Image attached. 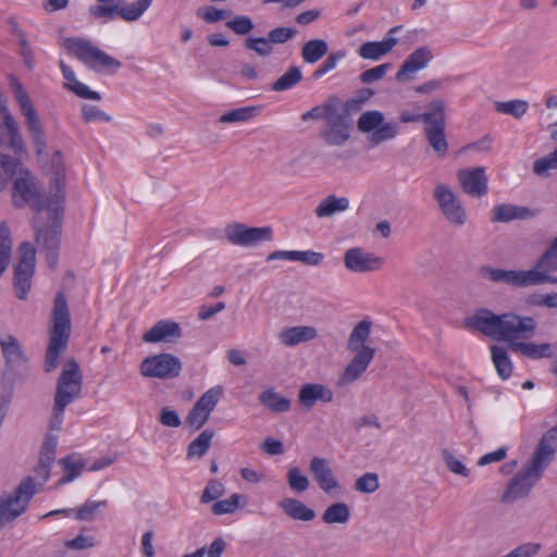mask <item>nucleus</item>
<instances>
[{
	"label": "nucleus",
	"mask_w": 557,
	"mask_h": 557,
	"mask_svg": "<svg viewBox=\"0 0 557 557\" xmlns=\"http://www.w3.org/2000/svg\"><path fill=\"white\" fill-rule=\"evenodd\" d=\"M465 326L494 341H505L509 344L511 338L534 335L537 322L534 318L520 315L513 312L495 313L487 308H478L465 319Z\"/></svg>",
	"instance_id": "1"
},
{
	"label": "nucleus",
	"mask_w": 557,
	"mask_h": 557,
	"mask_svg": "<svg viewBox=\"0 0 557 557\" xmlns=\"http://www.w3.org/2000/svg\"><path fill=\"white\" fill-rule=\"evenodd\" d=\"M64 194L61 190L60 180H57V191L48 197V223L34 224L35 243L40 253L45 255L48 267L55 271L59 261L62 234Z\"/></svg>",
	"instance_id": "2"
},
{
	"label": "nucleus",
	"mask_w": 557,
	"mask_h": 557,
	"mask_svg": "<svg viewBox=\"0 0 557 557\" xmlns=\"http://www.w3.org/2000/svg\"><path fill=\"white\" fill-rule=\"evenodd\" d=\"M82 388V370L74 359H69L64 362L57 380L52 414L49 422L50 430H61L65 409L72 401L81 397Z\"/></svg>",
	"instance_id": "3"
},
{
	"label": "nucleus",
	"mask_w": 557,
	"mask_h": 557,
	"mask_svg": "<svg viewBox=\"0 0 557 557\" xmlns=\"http://www.w3.org/2000/svg\"><path fill=\"white\" fill-rule=\"evenodd\" d=\"M52 326L45 358V371L52 372L59 366V358L67 347L71 334V318L66 297L59 292L54 298L51 313Z\"/></svg>",
	"instance_id": "4"
},
{
	"label": "nucleus",
	"mask_w": 557,
	"mask_h": 557,
	"mask_svg": "<svg viewBox=\"0 0 557 557\" xmlns=\"http://www.w3.org/2000/svg\"><path fill=\"white\" fill-rule=\"evenodd\" d=\"M555 271L556 270L539 268V262H536L530 270H505L491 265H482L479 268L478 273L482 280L521 288L544 283H557V277L549 275L550 272Z\"/></svg>",
	"instance_id": "5"
},
{
	"label": "nucleus",
	"mask_w": 557,
	"mask_h": 557,
	"mask_svg": "<svg viewBox=\"0 0 557 557\" xmlns=\"http://www.w3.org/2000/svg\"><path fill=\"white\" fill-rule=\"evenodd\" d=\"M10 86L14 94L18 109L25 119V126L34 144L36 153L40 156L45 152L47 141L39 116L22 83L16 77L11 76Z\"/></svg>",
	"instance_id": "6"
},
{
	"label": "nucleus",
	"mask_w": 557,
	"mask_h": 557,
	"mask_svg": "<svg viewBox=\"0 0 557 557\" xmlns=\"http://www.w3.org/2000/svg\"><path fill=\"white\" fill-rule=\"evenodd\" d=\"M547 468L530 459L520 468V470L508 481L507 486L500 496L503 504H512L519 499L527 498L535 484L541 480Z\"/></svg>",
	"instance_id": "7"
},
{
	"label": "nucleus",
	"mask_w": 557,
	"mask_h": 557,
	"mask_svg": "<svg viewBox=\"0 0 557 557\" xmlns=\"http://www.w3.org/2000/svg\"><path fill=\"white\" fill-rule=\"evenodd\" d=\"M63 47L72 54H74L81 62L88 69L94 71H101L103 69L116 72L122 63L113 57L107 54L100 48L94 46L89 40L84 38H65Z\"/></svg>",
	"instance_id": "8"
},
{
	"label": "nucleus",
	"mask_w": 557,
	"mask_h": 557,
	"mask_svg": "<svg viewBox=\"0 0 557 557\" xmlns=\"http://www.w3.org/2000/svg\"><path fill=\"white\" fill-rule=\"evenodd\" d=\"M445 127V103L442 99H434L429 103L424 134L429 145L438 157L446 156L448 151Z\"/></svg>",
	"instance_id": "9"
},
{
	"label": "nucleus",
	"mask_w": 557,
	"mask_h": 557,
	"mask_svg": "<svg viewBox=\"0 0 557 557\" xmlns=\"http://www.w3.org/2000/svg\"><path fill=\"white\" fill-rule=\"evenodd\" d=\"M37 492L36 483L32 476L25 478L10 494L0 498V518L3 522H12L28 507V504Z\"/></svg>",
	"instance_id": "10"
},
{
	"label": "nucleus",
	"mask_w": 557,
	"mask_h": 557,
	"mask_svg": "<svg viewBox=\"0 0 557 557\" xmlns=\"http://www.w3.org/2000/svg\"><path fill=\"white\" fill-rule=\"evenodd\" d=\"M20 259L14 268L13 287L15 296L25 300L32 288V278L36 267V248L29 242H23L18 247Z\"/></svg>",
	"instance_id": "11"
},
{
	"label": "nucleus",
	"mask_w": 557,
	"mask_h": 557,
	"mask_svg": "<svg viewBox=\"0 0 557 557\" xmlns=\"http://www.w3.org/2000/svg\"><path fill=\"white\" fill-rule=\"evenodd\" d=\"M12 200L15 208L28 205L38 212L47 210L48 206V199L42 198L37 180L28 170H20V176L13 184Z\"/></svg>",
	"instance_id": "12"
},
{
	"label": "nucleus",
	"mask_w": 557,
	"mask_h": 557,
	"mask_svg": "<svg viewBox=\"0 0 557 557\" xmlns=\"http://www.w3.org/2000/svg\"><path fill=\"white\" fill-rule=\"evenodd\" d=\"M182 362L172 354L162 352L146 357L140 366L139 372L145 377L171 380L180 375Z\"/></svg>",
	"instance_id": "13"
},
{
	"label": "nucleus",
	"mask_w": 557,
	"mask_h": 557,
	"mask_svg": "<svg viewBox=\"0 0 557 557\" xmlns=\"http://www.w3.org/2000/svg\"><path fill=\"white\" fill-rule=\"evenodd\" d=\"M350 113L341 103L326 119L320 136L329 146H343L350 138Z\"/></svg>",
	"instance_id": "14"
},
{
	"label": "nucleus",
	"mask_w": 557,
	"mask_h": 557,
	"mask_svg": "<svg viewBox=\"0 0 557 557\" xmlns=\"http://www.w3.org/2000/svg\"><path fill=\"white\" fill-rule=\"evenodd\" d=\"M225 238L231 245L240 247H252L263 242H269L273 237V231L270 226L256 227L247 226L244 223L227 224L224 230Z\"/></svg>",
	"instance_id": "15"
},
{
	"label": "nucleus",
	"mask_w": 557,
	"mask_h": 557,
	"mask_svg": "<svg viewBox=\"0 0 557 557\" xmlns=\"http://www.w3.org/2000/svg\"><path fill=\"white\" fill-rule=\"evenodd\" d=\"M433 196L442 214L450 224L462 226L466 223V210L448 186L437 184L434 188Z\"/></svg>",
	"instance_id": "16"
},
{
	"label": "nucleus",
	"mask_w": 557,
	"mask_h": 557,
	"mask_svg": "<svg viewBox=\"0 0 557 557\" xmlns=\"http://www.w3.org/2000/svg\"><path fill=\"white\" fill-rule=\"evenodd\" d=\"M151 2L152 0H137V2L125 7H122L120 2L111 5H91L89 13L96 18L106 17L112 20L119 16L124 21L134 22L143 15L151 5Z\"/></svg>",
	"instance_id": "17"
},
{
	"label": "nucleus",
	"mask_w": 557,
	"mask_h": 557,
	"mask_svg": "<svg viewBox=\"0 0 557 557\" xmlns=\"http://www.w3.org/2000/svg\"><path fill=\"white\" fill-rule=\"evenodd\" d=\"M344 265L354 273H368L380 270L384 259L372 252H367L361 247L349 248L344 255Z\"/></svg>",
	"instance_id": "18"
},
{
	"label": "nucleus",
	"mask_w": 557,
	"mask_h": 557,
	"mask_svg": "<svg viewBox=\"0 0 557 557\" xmlns=\"http://www.w3.org/2000/svg\"><path fill=\"white\" fill-rule=\"evenodd\" d=\"M457 177L462 190L471 197H483L487 194V176L484 168L461 169Z\"/></svg>",
	"instance_id": "19"
},
{
	"label": "nucleus",
	"mask_w": 557,
	"mask_h": 557,
	"mask_svg": "<svg viewBox=\"0 0 557 557\" xmlns=\"http://www.w3.org/2000/svg\"><path fill=\"white\" fill-rule=\"evenodd\" d=\"M309 470L318 486L326 494L337 493L341 485L333 474L329 461L322 457H313L309 463Z\"/></svg>",
	"instance_id": "20"
},
{
	"label": "nucleus",
	"mask_w": 557,
	"mask_h": 557,
	"mask_svg": "<svg viewBox=\"0 0 557 557\" xmlns=\"http://www.w3.org/2000/svg\"><path fill=\"white\" fill-rule=\"evenodd\" d=\"M401 26L392 27L381 41H367L358 49V54L364 60H380L397 45L398 39L394 34L399 32Z\"/></svg>",
	"instance_id": "21"
},
{
	"label": "nucleus",
	"mask_w": 557,
	"mask_h": 557,
	"mask_svg": "<svg viewBox=\"0 0 557 557\" xmlns=\"http://www.w3.org/2000/svg\"><path fill=\"white\" fill-rule=\"evenodd\" d=\"M355 352V356L346 366L339 377V385L350 384L358 380L366 372L370 362L373 360L375 349L372 347H364L361 351Z\"/></svg>",
	"instance_id": "22"
},
{
	"label": "nucleus",
	"mask_w": 557,
	"mask_h": 557,
	"mask_svg": "<svg viewBox=\"0 0 557 557\" xmlns=\"http://www.w3.org/2000/svg\"><path fill=\"white\" fill-rule=\"evenodd\" d=\"M433 59V53L429 47H420L412 51L400 65L396 73V81L405 82L411 78L412 74L424 69Z\"/></svg>",
	"instance_id": "23"
},
{
	"label": "nucleus",
	"mask_w": 557,
	"mask_h": 557,
	"mask_svg": "<svg viewBox=\"0 0 557 557\" xmlns=\"http://www.w3.org/2000/svg\"><path fill=\"white\" fill-rule=\"evenodd\" d=\"M532 337L533 335H530L528 337L511 338V341L508 344L509 350L516 354H521L522 356L534 360L542 358H552L554 356L552 344H535L527 342Z\"/></svg>",
	"instance_id": "24"
},
{
	"label": "nucleus",
	"mask_w": 557,
	"mask_h": 557,
	"mask_svg": "<svg viewBox=\"0 0 557 557\" xmlns=\"http://www.w3.org/2000/svg\"><path fill=\"white\" fill-rule=\"evenodd\" d=\"M539 211L524 206L512 203L496 205L491 211L493 223H509L516 220H530L536 216Z\"/></svg>",
	"instance_id": "25"
},
{
	"label": "nucleus",
	"mask_w": 557,
	"mask_h": 557,
	"mask_svg": "<svg viewBox=\"0 0 557 557\" xmlns=\"http://www.w3.org/2000/svg\"><path fill=\"white\" fill-rule=\"evenodd\" d=\"M0 113H2L3 116V126L7 129L8 134V140L4 139V145L11 150L14 151V153H22L25 151V145L24 140L21 134L20 126L17 122L15 121L14 116L10 112L5 100L0 99Z\"/></svg>",
	"instance_id": "26"
},
{
	"label": "nucleus",
	"mask_w": 557,
	"mask_h": 557,
	"mask_svg": "<svg viewBox=\"0 0 557 557\" xmlns=\"http://www.w3.org/2000/svg\"><path fill=\"white\" fill-rule=\"evenodd\" d=\"M557 451V424L549 429L540 438L531 457L548 468Z\"/></svg>",
	"instance_id": "27"
},
{
	"label": "nucleus",
	"mask_w": 557,
	"mask_h": 557,
	"mask_svg": "<svg viewBox=\"0 0 557 557\" xmlns=\"http://www.w3.org/2000/svg\"><path fill=\"white\" fill-rule=\"evenodd\" d=\"M333 397V392L319 383H306L298 392V401L306 409H311L317 401L331 403Z\"/></svg>",
	"instance_id": "28"
},
{
	"label": "nucleus",
	"mask_w": 557,
	"mask_h": 557,
	"mask_svg": "<svg viewBox=\"0 0 557 557\" xmlns=\"http://www.w3.org/2000/svg\"><path fill=\"white\" fill-rule=\"evenodd\" d=\"M182 336L180 324L171 320L158 321L143 335L145 343L172 342Z\"/></svg>",
	"instance_id": "29"
},
{
	"label": "nucleus",
	"mask_w": 557,
	"mask_h": 557,
	"mask_svg": "<svg viewBox=\"0 0 557 557\" xmlns=\"http://www.w3.org/2000/svg\"><path fill=\"white\" fill-rule=\"evenodd\" d=\"M278 341L286 347H295L302 343H308L318 337V331L311 325H297L283 329L278 335Z\"/></svg>",
	"instance_id": "30"
},
{
	"label": "nucleus",
	"mask_w": 557,
	"mask_h": 557,
	"mask_svg": "<svg viewBox=\"0 0 557 557\" xmlns=\"http://www.w3.org/2000/svg\"><path fill=\"white\" fill-rule=\"evenodd\" d=\"M278 507L293 520L308 522L315 518V511L296 498H284L278 503Z\"/></svg>",
	"instance_id": "31"
},
{
	"label": "nucleus",
	"mask_w": 557,
	"mask_h": 557,
	"mask_svg": "<svg viewBox=\"0 0 557 557\" xmlns=\"http://www.w3.org/2000/svg\"><path fill=\"white\" fill-rule=\"evenodd\" d=\"M372 322L368 319L359 321L352 329L348 341L347 349L349 351H361L364 347H370L366 342L370 337Z\"/></svg>",
	"instance_id": "32"
},
{
	"label": "nucleus",
	"mask_w": 557,
	"mask_h": 557,
	"mask_svg": "<svg viewBox=\"0 0 557 557\" xmlns=\"http://www.w3.org/2000/svg\"><path fill=\"white\" fill-rule=\"evenodd\" d=\"M348 207V198H338L335 195H330L319 203V206L314 210V213L318 218H329L335 213H339L347 210Z\"/></svg>",
	"instance_id": "33"
},
{
	"label": "nucleus",
	"mask_w": 557,
	"mask_h": 557,
	"mask_svg": "<svg viewBox=\"0 0 557 557\" xmlns=\"http://www.w3.org/2000/svg\"><path fill=\"white\" fill-rule=\"evenodd\" d=\"M64 475L58 481L59 485L70 483L78 478L85 468V462L76 455H69L59 460Z\"/></svg>",
	"instance_id": "34"
},
{
	"label": "nucleus",
	"mask_w": 557,
	"mask_h": 557,
	"mask_svg": "<svg viewBox=\"0 0 557 557\" xmlns=\"http://www.w3.org/2000/svg\"><path fill=\"white\" fill-rule=\"evenodd\" d=\"M259 401L273 412H286L290 409V400L270 387L259 395Z\"/></svg>",
	"instance_id": "35"
},
{
	"label": "nucleus",
	"mask_w": 557,
	"mask_h": 557,
	"mask_svg": "<svg viewBox=\"0 0 557 557\" xmlns=\"http://www.w3.org/2000/svg\"><path fill=\"white\" fill-rule=\"evenodd\" d=\"M321 519L326 524H345L350 519V508L345 503H333L323 511Z\"/></svg>",
	"instance_id": "36"
},
{
	"label": "nucleus",
	"mask_w": 557,
	"mask_h": 557,
	"mask_svg": "<svg viewBox=\"0 0 557 557\" xmlns=\"http://www.w3.org/2000/svg\"><path fill=\"white\" fill-rule=\"evenodd\" d=\"M11 33L17 38L18 54L21 55L24 65L28 70H33L35 66V59L30 44L26 37V34L18 25L12 22Z\"/></svg>",
	"instance_id": "37"
},
{
	"label": "nucleus",
	"mask_w": 557,
	"mask_h": 557,
	"mask_svg": "<svg viewBox=\"0 0 557 557\" xmlns=\"http://www.w3.org/2000/svg\"><path fill=\"white\" fill-rule=\"evenodd\" d=\"M329 50L324 39H311L301 47V58L306 63L313 64L321 60Z\"/></svg>",
	"instance_id": "38"
},
{
	"label": "nucleus",
	"mask_w": 557,
	"mask_h": 557,
	"mask_svg": "<svg viewBox=\"0 0 557 557\" xmlns=\"http://www.w3.org/2000/svg\"><path fill=\"white\" fill-rule=\"evenodd\" d=\"M261 112V107L259 106H247L240 107L228 112H225L219 117V123H238V122H248L259 115Z\"/></svg>",
	"instance_id": "39"
},
{
	"label": "nucleus",
	"mask_w": 557,
	"mask_h": 557,
	"mask_svg": "<svg viewBox=\"0 0 557 557\" xmlns=\"http://www.w3.org/2000/svg\"><path fill=\"white\" fill-rule=\"evenodd\" d=\"M214 431L211 429L203 430L187 447L188 458H201L210 448L211 441L214 436Z\"/></svg>",
	"instance_id": "40"
},
{
	"label": "nucleus",
	"mask_w": 557,
	"mask_h": 557,
	"mask_svg": "<svg viewBox=\"0 0 557 557\" xmlns=\"http://www.w3.org/2000/svg\"><path fill=\"white\" fill-rule=\"evenodd\" d=\"M341 104V99L336 96H330L322 104L315 106L301 115V120L307 122L309 120H322L329 117L333 110Z\"/></svg>",
	"instance_id": "41"
},
{
	"label": "nucleus",
	"mask_w": 557,
	"mask_h": 557,
	"mask_svg": "<svg viewBox=\"0 0 557 557\" xmlns=\"http://www.w3.org/2000/svg\"><path fill=\"white\" fill-rule=\"evenodd\" d=\"M491 352L492 360L498 375L503 380L508 379L512 372V363L510 361L508 351L504 347L494 345L491 347Z\"/></svg>",
	"instance_id": "42"
},
{
	"label": "nucleus",
	"mask_w": 557,
	"mask_h": 557,
	"mask_svg": "<svg viewBox=\"0 0 557 557\" xmlns=\"http://www.w3.org/2000/svg\"><path fill=\"white\" fill-rule=\"evenodd\" d=\"M302 81V73L298 66H290L281 77L271 84L273 91H286L294 88Z\"/></svg>",
	"instance_id": "43"
},
{
	"label": "nucleus",
	"mask_w": 557,
	"mask_h": 557,
	"mask_svg": "<svg viewBox=\"0 0 557 557\" xmlns=\"http://www.w3.org/2000/svg\"><path fill=\"white\" fill-rule=\"evenodd\" d=\"M12 250L11 231L7 221L0 223V276L5 271Z\"/></svg>",
	"instance_id": "44"
},
{
	"label": "nucleus",
	"mask_w": 557,
	"mask_h": 557,
	"mask_svg": "<svg viewBox=\"0 0 557 557\" xmlns=\"http://www.w3.org/2000/svg\"><path fill=\"white\" fill-rule=\"evenodd\" d=\"M400 127L398 123L389 121L382 122L375 132L369 136L372 146H377L384 141L394 139L399 134Z\"/></svg>",
	"instance_id": "45"
},
{
	"label": "nucleus",
	"mask_w": 557,
	"mask_h": 557,
	"mask_svg": "<svg viewBox=\"0 0 557 557\" xmlns=\"http://www.w3.org/2000/svg\"><path fill=\"white\" fill-rule=\"evenodd\" d=\"M384 121V114L377 110H371L362 113L358 121L357 127L361 133H373Z\"/></svg>",
	"instance_id": "46"
},
{
	"label": "nucleus",
	"mask_w": 557,
	"mask_h": 557,
	"mask_svg": "<svg viewBox=\"0 0 557 557\" xmlns=\"http://www.w3.org/2000/svg\"><path fill=\"white\" fill-rule=\"evenodd\" d=\"M242 499L245 500L246 497L240 494H232L226 499L215 502L211 507V511L216 516L233 513L245 505V503L240 504Z\"/></svg>",
	"instance_id": "47"
},
{
	"label": "nucleus",
	"mask_w": 557,
	"mask_h": 557,
	"mask_svg": "<svg viewBox=\"0 0 557 557\" xmlns=\"http://www.w3.org/2000/svg\"><path fill=\"white\" fill-rule=\"evenodd\" d=\"M529 103L525 100L515 99L505 102H496V111L498 113L508 114L516 119L521 117L528 111Z\"/></svg>",
	"instance_id": "48"
},
{
	"label": "nucleus",
	"mask_w": 557,
	"mask_h": 557,
	"mask_svg": "<svg viewBox=\"0 0 557 557\" xmlns=\"http://www.w3.org/2000/svg\"><path fill=\"white\" fill-rule=\"evenodd\" d=\"M286 479L289 488L296 493H302L309 488V479L301 472L298 467L289 468L286 474Z\"/></svg>",
	"instance_id": "49"
},
{
	"label": "nucleus",
	"mask_w": 557,
	"mask_h": 557,
	"mask_svg": "<svg viewBox=\"0 0 557 557\" xmlns=\"http://www.w3.org/2000/svg\"><path fill=\"white\" fill-rule=\"evenodd\" d=\"M222 392V387L220 386L212 387L203 393L195 405L210 414L219 403Z\"/></svg>",
	"instance_id": "50"
},
{
	"label": "nucleus",
	"mask_w": 557,
	"mask_h": 557,
	"mask_svg": "<svg viewBox=\"0 0 557 557\" xmlns=\"http://www.w3.org/2000/svg\"><path fill=\"white\" fill-rule=\"evenodd\" d=\"M549 170H557V148L533 162V172L539 176L547 177Z\"/></svg>",
	"instance_id": "51"
},
{
	"label": "nucleus",
	"mask_w": 557,
	"mask_h": 557,
	"mask_svg": "<svg viewBox=\"0 0 557 557\" xmlns=\"http://www.w3.org/2000/svg\"><path fill=\"white\" fill-rule=\"evenodd\" d=\"M0 344L5 358L10 362H17L23 359L21 346L14 336L8 335L4 339H1Z\"/></svg>",
	"instance_id": "52"
},
{
	"label": "nucleus",
	"mask_w": 557,
	"mask_h": 557,
	"mask_svg": "<svg viewBox=\"0 0 557 557\" xmlns=\"http://www.w3.org/2000/svg\"><path fill=\"white\" fill-rule=\"evenodd\" d=\"M55 449H57V437L53 435H48L41 446L38 463L48 466L51 468L52 463L55 460Z\"/></svg>",
	"instance_id": "53"
},
{
	"label": "nucleus",
	"mask_w": 557,
	"mask_h": 557,
	"mask_svg": "<svg viewBox=\"0 0 557 557\" xmlns=\"http://www.w3.org/2000/svg\"><path fill=\"white\" fill-rule=\"evenodd\" d=\"M245 47L260 57H269L273 52V46L269 38L264 37H248L245 40Z\"/></svg>",
	"instance_id": "54"
},
{
	"label": "nucleus",
	"mask_w": 557,
	"mask_h": 557,
	"mask_svg": "<svg viewBox=\"0 0 557 557\" xmlns=\"http://www.w3.org/2000/svg\"><path fill=\"white\" fill-rule=\"evenodd\" d=\"M536 262H539V268L557 270V236L553 239Z\"/></svg>",
	"instance_id": "55"
},
{
	"label": "nucleus",
	"mask_w": 557,
	"mask_h": 557,
	"mask_svg": "<svg viewBox=\"0 0 557 557\" xmlns=\"http://www.w3.org/2000/svg\"><path fill=\"white\" fill-rule=\"evenodd\" d=\"M380 487L379 475L373 472H367L355 482V490L361 493L371 494Z\"/></svg>",
	"instance_id": "56"
},
{
	"label": "nucleus",
	"mask_w": 557,
	"mask_h": 557,
	"mask_svg": "<svg viewBox=\"0 0 557 557\" xmlns=\"http://www.w3.org/2000/svg\"><path fill=\"white\" fill-rule=\"evenodd\" d=\"M346 57V52L343 50L331 52L323 63L313 72V77L320 78L327 72L334 70L337 63Z\"/></svg>",
	"instance_id": "57"
},
{
	"label": "nucleus",
	"mask_w": 557,
	"mask_h": 557,
	"mask_svg": "<svg viewBox=\"0 0 557 557\" xmlns=\"http://www.w3.org/2000/svg\"><path fill=\"white\" fill-rule=\"evenodd\" d=\"M225 492L224 485L218 481V480H210L200 497V502L203 504L216 500L219 497H221Z\"/></svg>",
	"instance_id": "58"
},
{
	"label": "nucleus",
	"mask_w": 557,
	"mask_h": 557,
	"mask_svg": "<svg viewBox=\"0 0 557 557\" xmlns=\"http://www.w3.org/2000/svg\"><path fill=\"white\" fill-rule=\"evenodd\" d=\"M375 91L371 88H362L360 89L357 95L347 100L342 107L347 110L349 113L351 111H358L360 110L361 106L367 102L371 97H373Z\"/></svg>",
	"instance_id": "59"
},
{
	"label": "nucleus",
	"mask_w": 557,
	"mask_h": 557,
	"mask_svg": "<svg viewBox=\"0 0 557 557\" xmlns=\"http://www.w3.org/2000/svg\"><path fill=\"white\" fill-rule=\"evenodd\" d=\"M392 67L391 63H383L372 69L362 72L359 75V79L362 84H372L376 81L382 79L387 71Z\"/></svg>",
	"instance_id": "60"
},
{
	"label": "nucleus",
	"mask_w": 557,
	"mask_h": 557,
	"mask_svg": "<svg viewBox=\"0 0 557 557\" xmlns=\"http://www.w3.org/2000/svg\"><path fill=\"white\" fill-rule=\"evenodd\" d=\"M226 27L232 29L237 35H246L252 30L253 23L250 17L239 15L226 22Z\"/></svg>",
	"instance_id": "61"
},
{
	"label": "nucleus",
	"mask_w": 557,
	"mask_h": 557,
	"mask_svg": "<svg viewBox=\"0 0 557 557\" xmlns=\"http://www.w3.org/2000/svg\"><path fill=\"white\" fill-rule=\"evenodd\" d=\"M297 34V30L292 27H276L269 32L268 38L271 45H282L293 39Z\"/></svg>",
	"instance_id": "62"
},
{
	"label": "nucleus",
	"mask_w": 557,
	"mask_h": 557,
	"mask_svg": "<svg viewBox=\"0 0 557 557\" xmlns=\"http://www.w3.org/2000/svg\"><path fill=\"white\" fill-rule=\"evenodd\" d=\"M443 459L445 461L446 467L455 474L468 478L470 474V471L466 466L459 461L457 458L454 457V455L447 450H443Z\"/></svg>",
	"instance_id": "63"
},
{
	"label": "nucleus",
	"mask_w": 557,
	"mask_h": 557,
	"mask_svg": "<svg viewBox=\"0 0 557 557\" xmlns=\"http://www.w3.org/2000/svg\"><path fill=\"white\" fill-rule=\"evenodd\" d=\"M541 549L540 543L529 542L517 546L504 557H535Z\"/></svg>",
	"instance_id": "64"
}]
</instances>
